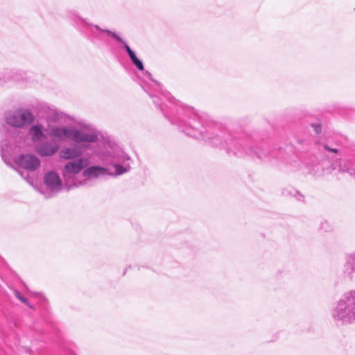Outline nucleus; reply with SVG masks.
<instances>
[{"label": "nucleus", "mask_w": 355, "mask_h": 355, "mask_svg": "<svg viewBox=\"0 0 355 355\" xmlns=\"http://www.w3.org/2000/svg\"><path fill=\"white\" fill-rule=\"evenodd\" d=\"M178 125L182 132L189 136L202 139L213 146L224 148L228 153L237 156L243 155V151L240 149L241 145L227 134L221 126L200 129V124L194 118H189L188 120L178 119Z\"/></svg>", "instance_id": "obj_1"}, {"label": "nucleus", "mask_w": 355, "mask_h": 355, "mask_svg": "<svg viewBox=\"0 0 355 355\" xmlns=\"http://www.w3.org/2000/svg\"><path fill=\"white\" fill-rule=\"evenodd\" d=\"M335 321L342 324L355 322V291L345 293L331 310Z\"/></svg>", "instance_id": "obj_2"}, {"label": "nucleus", "mask_w": 355, "mask_h": 355, "mask_svg": "<svg viewBox=\"0 0 355 355\" xmlns=\"http://www.w3.org/2000/svg\"><path fill=\"white\" fill-rule=\"evenodd\" d=\"M98 156L106 164L114 167V175L124 174L131 168L130 157L116 146L105 147V150L99 153Z\"/></svg>", "instance_id": "obj_3"}, {"label": "nucleus", "mask_w": 355, "mask_h": 355, "mask_svg": "<svg viewBox=\"0 0 355 355\" xmlns=\"http://www.w3.org/2000/svg\"><path fill=\"white\" fill-rule=\"evenodd\" d=\"M89 164L87 157H81L73 161L67 162L63 168L62 175L64 187L67 190L78 187L86 184L85 180L80 181L76 179V175Z\"/></svg>", "instance_id": "obj_4"}, {"label": "nucleus", "mask_w": 355, "mask_h": 355, "mask_svg": "<svg viewBox=\"0 0 355 355\" xmlns=\"http://www.w3.org/2000/svg\"><path fill=\"white\" fill-rule=\"evenodd\" d=\"M85 24L89 28L91 33H94V30L98 31L101 33H105L107 35L112 37L115 39L117 42L122 43L123 44V48L126 51L128 56L132 62V63L137 68V69L140 71H143L144 69L143 62L141 60H139L135 53L130 49V47L128 45V44L116 33L108 30V29H103L100 28L98 25H94L93 24L85 21Z\"/></svg>", "instance_id": "obj_5"}, {"label": "nucleus", "mask_w": 355, "mask_h": 355, "mask_svg": "<svg viewBox=\"0 0 355 355\" xmlns=\"http://www.w3.org/2000/svg\"><path fill=\"white\" fill-rule=\"evenodd\" d=\"M4 118L7 125L17 128L31 124L34 121L33 114L26 110L9 111L5 114Z\"/></svg>", "instance_id": "obj_6"}, {"label": "nucleus", "mask_w": 355, "mask_h": 355, "mask_svg": "<svg viewBox=\"0 0 355 355\" xmlns=\"http://www.w3.org/2000/svg\"><path fill=\"white\" fill-rule=\"evenodd\" d=\"M98 132L94 128L85 127L83 129H77L73 127L71 141L80 143H94L98 140Z\"/></svg>", "instance_id": "obj_7"}, {"label": "nucleus", "mask_w": 355, "mask_h": 355, "mask_svg": "<svg viewBox=\"0 0 355 355\" xmlns=\"http://www.w3.org/2000/svg\"><path fill=\"white\" fill-rule=\"evenodd\" d=\"M0 151L2 159L9 166L13 156L19 151V146L13 138L2 139L0 141Z\"/></svg>", "instance_id": "obj_8"}, {"label": "nucleus", "mask_w": 355, "mask_h": 355, "mask_svg": "<svg viewBox=\"0 0 355 355\" xmlns=\"http://www.w3.org/2000/svg\"><path fill=\"white\" fill-rule=\"evenodd\" d=\"M39 113L46 118L48 123L63 121L66 114L58 110L55 106L47 103H42L39 106Z\"/></svg>", "instance_id": "obj_9"}, {"label": "nucleus", "mask_w": 355, "mask_h": 355, "mask_svg": "<svg viewBox=\"0 0 355 355\" xmlns=\"http://www.w3.org/2000/svg\"><path fill=\"white\" fill-rule=\"evenodd\" d=\"M73 126L49 125L48 134L55 141H64L67 139L71 140Z\"/></svg>", "instance_id": "obj_10"}, {"label": "nucleus", "mask_w": 355, "mask_h": 355, "mask_svg": "<svg viewBox=\"0 0 355 355\" xmlns=\"http://www.w3.org/2000/svg\"><path fill=\"white\" fill-rule=\"evenodd\" d=\"M15 163L24 169L34 171L40 166V160L34 155L24 154L15 159Z\"/></svg>", "instance_id": "obj_11"}, {"label": "nucleus", "mask_w": 355, "mask_h": 355, "mask_svg": "<svg viewBox=\"0 0 355 355\" xmlns=\"http://www.w3.org/2000/svg\"><path fill=\"white\" fill-rule=\"evenodd\" d=\"M44 182L46 187L53 193L62 190V181L59 175L55 171H48L44 176Z\"/></svg>", "instance_id": "obj_12"}, {"label": "nucleus", "mask_w": 355, "mask_h": 355, "mask_svg": "<svg viewBox=\"0 0 355 355\" xmlns=\"http://www.w3.org/2000/svg\"><path fill=\"white\" fill-rule=\"evenodd\" d=\"M35 150L40 156L50 157L59 150V145L55 141H41L35 146Z\"/></svg>", "instance_id": "obj_13"}, {"label": "nucleus", "mask_w": 355, "mask_h": 355, "mask_svg": "<svg viewBox=\"0 0 355 355\" xmlns=\"http://www.w3.org/2000/svg\"><path fill=\"white\" fill-rule=\"evenodd\" d=\"M107 174H108V170L100 166H87L82 173L83 176L86 178L85 181L87 180L96 179Z\"/></svg>", "instance_id": "obj_14"}, {"label": "nucleus", "mask_w": 355, "mask_h": 355, "mask_svg": "<svg viewBox=\"0 0 355 355\" xmlns=\"http://www.w3.org/2000/svg\"><path fill=\"white\" fill-rule=\"evenodd\" d=\"M331 168L334 170H338L340 172H346L350 174L355 173V169L352 167V162L350 160H343L338 163L333 162Z\"/></svg>", "instance_id": "obj_15"}, {"label": "nucleus", "mask_w": 355, "mask_h": 355, "mask_svg": "<svg viewBox=\"0 0 355 355\" xmlns=\"http://www.w3.org/2000/svg\"><path fill=\"white\" fill-rule=\"evenodd\" d=\"M29 133L31 136L32 140L35 144V146L41 142L43 139L46 137L44 135L42 128L40 125H34L31 127Z\"/></svg>", "instance_id": "obj_16"}, {"label": "nucleus", "mask_w": 355, "mask_h": 355, "mask_svg": "<svg viewBox=\"0 0 355 355\" xmlns=\"http://www.w3.org/2000/svg\"><path fill=\"white\" fill-rule=\"evenodd\" d=\"M80 154V151L69 147L62 148L59 153L60 157L64 159H76L79 158Z\"/></svg>", "instance_id": "obj_17"}, {"label": "nucleus", "mask_w": 355, "mask_h": 355, "mask_svg": "<svg viewBox=\"0 0 355 355\" xmlns=\"http://www.w3.org/2000/svg\"><path fill=\"white\" fill-rule=\"evenodd\" d=\"M344 268V272L352 277V273L355 272V252L346 256V262Z\"/></svg>", "instance_id": "obj_18"}, {"label": "nucleus", "mask_w": 355, "mask_h": 355, "mask_svg": "<svg viewBox=\"0 0 355 355\" xmlns=\"http://www.w3.org/2000/svg\"><path fill=\"white\" fill-rule=\"evenodd\" d=\"M283 195L284 196H292L297 198L298 200H302L304 198V196L301 195L299 191L295 190L292 187H287L284 189L282 191Z\"/></svg>", "instance_id": "obj_19"}, {"label": "nucleus", "mask_w": 355, "mask_h": 355, "mask_svg": "<svg viewBox=\"0 0 355 355\" xmlns=\"http://www.w3.org/2000/svg\"><path fill=\"white\" fill-rule=\"evenodd\" d=\"M13 168L16 170L17 172L21 175V177L26 180L28 184H30L31 185H33V177L30 175L28 172H25L20 169H17L15 167H13Z\"/></svg>", "instance_id": "obj_20"}, {"label": "nucleus", "mask_w": 355, "mask_h": 355, "mask_svg": "<svg viewBox=\"0 0 355 355\" xmlns=\"http://www.w3.org/2000/svg\"><path fill=\"white\" fill-rule=\"evenodd\" d=\"M14 293H15V297H16L18 300H19L21 302H23L24 304H25L26 305H27L30 309H35L34 306H33V305H31V304L28 302V300H27L26 297H23V296L21 295V294L18 291L15 290V291H14Z\"/></svg>", "instance_id": "obj_21"}, {"label": "nucleus", "mask_w": 355, "mask_h": 355, "mask_svg": "<svg viewBox=\"0 0 355 355\" xmlns=\"http://www.w3.org/2000/svg\"><path fill=\"white\" fill-rule=\"evenodd\" d=\"M312 127L313 128L315 132L317 134H319L321 132V125L318 123L312 124Z\"/></svg>", "instance_id": "obj_22"}, {"label": "nucleus", "mask_w": 355, "mask_h": 355, "mask_svg": "<svg viewBox=\"0 0 355 355\" xmlns=\"http://www.w3.org/2000/svg\"><path fill=\"white\" fill-rule=\"evenodd\" d=\"M324 148L325 150H327V151H329V152H331V153H338V150L336 148H331L329 146H328L327 145H324Z\"/></svg>", "instance_id": "obj_23"}, {"label": "nucleus", "mask_w": 355, "mask_h": 355, "mask_svg": "<svg viewBox=\"0 0 355 355\" xmlns=\"http://www.w3.org/2000/svg\"><path fill=\"white\" fill-rule=\"evenodd\" d=\"M146 74H147L148 76H151V74H150L149 72H148V71H146Z\"/></svg>", "instance_id": "obj_24"}, {"label": "nucleus", "mask_w": 355, "mask_h": 355, "mask_svg": "<svg viewBox=\"0 0 355 355\" xmlns=\"http://www.w3.org/2000/svg\"><path fill=\"white\" fill-rule=\"evenodd\" d=\"M33 295H39L40 294L39 293H33Z\"/></svg>", "instance_id": "obj_25"}]
</instances>
